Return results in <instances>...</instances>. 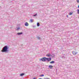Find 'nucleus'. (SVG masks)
<instances>
[{"label": "nucleus", "instance_id": "nucleus-1", "mask_svg": "<svg viewBox=\"0 0 79 79\" xmlns=\"http://www.w3.org/2000/svg\"><path fill=\"white\" fill-rule=\"evenodd\" d=\"M8 46H5L3 47V49L2 50V52H8Z\"/></svg>", "mask_w": 79, "mask_h": 79}, {"label": "nucleus", "instance_id": "nucleus-2", "mask_svg": "<svg viewBox=\"0 0 79 79\" xmlns=\"http://www.w3.org/2000/svg\"><path fill=\"white\" fill-rule=\"evenodd\" d=\"M40 61H44V62L46 61H47V58L45 57H43L41 59H40Z\"/></svg>", "mask_w": 79, "mask_h": 79}, {"label": "nucleus", "instance_id": "nucleus-3", "mask_svg": "<svg viewBox=\"0 0 79 79\" xmlns=\"http://www.w3.org/2000/svg\"><path fill=\"white\" fill-rule=\"evenodd\" d=\"M46 60H47L48 61H50L52 60V58L50 57L48 58H46Z\"/></svg>", "mask_w": 79, "mask_h": 79}, {"label": "nucleus", "instance_id": "nucleus-4", "mask_svg": "<svg viewBox=\"0 0 79 79\" xmlns=\"http://www.w3.org/2000/svg\"><path fill=\"white\" fill-rule=\"evenodd\" d=\"M72 53L73 55H76L77 53V52H76L75 51H73L72 52Z\"/></svg>", "mask_w": 79, "mask_h": 79}, {"label": "nucleus", "instance_id": "nucleus-5", "mask_svg": "<svg viewBox=\"0 0 79 79\" xmlns=\"http://www.w3.org/2000/svg\"><path fill=\"white\" fill-rule=\"evenodd\" d=\"M46 56H48L49 57H50L51 56H52V57H54V56H52V55H51V54H48Z\"/></svg>", "mask_w": 79, "mask_h": 79}, {"label": "nucleus", "instance_id": "nucleus-6", "mask_svg": "<svg viewBox=\"0 0 79 79\" xmlns=\"http://www.w3.org/2000/svg\"><path fill=\"white\" fill-rule=\"evenodd\" d=\"M25 26H29V24L27 22H26L25 23Z\"/></svg>", "mask_w": 79, "mask_h": 79}, {"label": "nucleus", "instance_id": "nucleus-7", "mask_svg": "<svg viewBox=\"0 0 79 79\" xmlns=\"http://www.w3.org/2000/svg\"><path fill=\"white\" fill-rule=\"evenodd\" d=\"M52 68H53V66L51 65L49 66V68L50 69H52Z\"/></svg>", "mask_w": 79, "mask_h": 79}, {"label": "nucleus", "instance_id": "nucleus-8", "mask_svg": "<svg viewBox=\"0 0 79 79\" xmlns=\"http://www.w3.org/2000/svg\"><path fill=\"white\" fill-rule=\"evenodd\" d=\"M55 63V61H52L51 62H50V64H53V63Z\"/></svg>", "mask_w": 79, "mask_h": 79}, {"label": "nucleus", "instance_id": "nucleus-9", "mask_svg": "<svg viewBox=\"0 0 79 79\" xmlns=\"http://www.w3.org/2000/svg\"><path fill=\"white\" fill-rule=\"evenodd\" d=\"M30 22L31 23H33L34 21V20L33 19H31L30 20Z\"/></svg>", "mask_w": 79, "mask_h": 79}, {"label": "nucleus", "instance_id": "nucleus-10", "mask_svg": "<svg viewBox=\"0 0 79 79\" xmlns=\"http://www.w3.org/2000/svg\"><path fill=\"white\" fill-rule=\"evenodd\" d=\"M17 34L18 35H21V34H23V33L21 32V33H18Z\"/></svg>", "mask_w": 79, "mask_h": 79}, {"label": "nucleus", "instance_id": "nucleus-11", "mask_svg": "<svg viewBox=\"0 0 79 79\" xmlns=\"http://www.w3.org/2000/svg\"><path fill=\"white\" fill-rule=\"evenodd\" d=\"M69 15H73V12H70L69 13Z\"/></svg>", "mask_w": 79, "mask_h": 79}, {"label": "nucleus", "instance_id": "nucleus-12", "mask_svg": "<svg viewBox=\"0 0 79 79\" xmlns=\"http://www.w3.org/2000/svg\"><path fill=\"white\" fill-rule=\"evenodd\" d=\"M37 26H38V27H39V26H40V24H39V23H37Z\"/></svg>", "mask_w": 79, "mask_h": 79}, {"label": "nucleus", "instance_id": "nucleus-13", "mask_svg": "<svg viewBox=\"0 0 79 79\" xmlns=\"http://www.w3.org/2000/svg\"><path fill=\"white\" fill-rule=\"evenodd\" d=\"M77 14H79V9H77Z\"/></svg>", "mask_w": 79, "mask_h": 79}, {"label": "nucleus", "instance_id": "nucleus-14", "mask_svg": "<svg viewBox=\"0 0 79 79\" xmlns=\"http://www.w3.org/2000/svg\"><path fill=\"white\" fill-rule=\"evenodd\" d=\"M23 75H24V73H22L20 74V76H23Z\"/></svg>", "mask_w": 79, "mask_h": 79}, {"label": "nucleus", "instance_id": "nucleus-15", "mask_svg": "<svg viewBox=\"0 0 79 79\" xmlns=\"http://www.w3.org/2000/svg\"><path fill=\"white\" fill-rule=\"evenodd\" d=\"M43 76H44V75L42 74V75H40V77H42Z\"/></svg>", "mask_w": 79, "mask_h": 79}, {"label": "nucleus", "instance_id": "nucleus-16", "mask_svg": "<svg viewBox=\"0 0 79 79\" xmlns=\"http://www.w3.org/2000/svg\"><path fill=\"white\" fill-rule=\"evenodd\" d=\"M77 3H79V0H77Z\"/></svg>", "mask_w": 79, "mask_h": 79}, {"label": "nucleus", "instance_id": "nucleus-17", "mask_svg": "<svg viewBox=\"0 0 79 79\" xmlns=\"http://www.w3.org/2000/svg\"><path fill=\"white\" fill-rule=\"evenodd\" d=\"M33 79H37V78H36V77H34V78H33Z\"/></svg>", "mask_w": 79, "mask_h": 79}, {"label": "nucleus", "instance_id": "nucleus-18", "mask_svg": "<svg viewBox=\"0 0 79 79\" xmlns=\"http://www.w3.org/2000/svg\"><path fill=\"white\" fill-rule=\"evenodd\" d=\"M36 15H37V14H36L35 15H34L33 16H36Z\"/></svg>", "mask_w": 79, "mask_h": 79}, {"label": "nucleus", "instance_id": "nucleus-19", "mask_svg": "<svg viewBox=\"0 0 79 79\" xmlns=\"http://www.w3.org/2000/svg\"><path fill=\"white\" fill-rule=\"evenodd\" d=\"M65 57L64 56H62V58H64Z\"/></svg>", "mask_w": 79, "mask_h": 79}, {"label": "nucleus", "instance_id": "nucleus-20", "mask_svg": "<svg viewBox=\"0 0 79 79\" xmlns=\"http://www.w3.org/2000/svg\"><path fill=\"white\" fill-rule=\"evenodd\" d=\"M19 28H18L17 29V30H19Z\"/></svg>", "mask_w": 79, "mask_h": 79}, {"label": "nucleus", "instance_id": "nucleus-21", "mask_svg": "<svg viewBox=\"0 0 79 79\" xmlns=\"http://www.w3.org/2000/svg\"><path fill=\"white\" fill-rule=\"evenodd\" d=\"M78 8H79V5H78Z\"/></svg>", "mask_w": 79, "mask_h": 79}, {"label": "nucleus", "instance_id": "nucleus-22", "mask_svg": "<svg viewBox=\"0 0 79 79\" xmlns=\"http://www.w3.org/2000/svg\"><path fill=\"white\" fill-rule=\"evenodd\" d=\"M67 18H68V15H67Z\"/></svg>", "mask_w": 79, "mask_h": 79}, {"label": "nucleus", "instance_id": "nucleus-23", "mask_svg": "<svg viewBox=\"0 0 79 79\" xmlns=\"http://www.w3.org/2000/svg\"><path fill=\"white\" fill-rule=\"evenodd\" d=\"M39 79H40V78H39Z\"/></svg>", "mask_w": 79, "mask_h": 79}]
</instances>
